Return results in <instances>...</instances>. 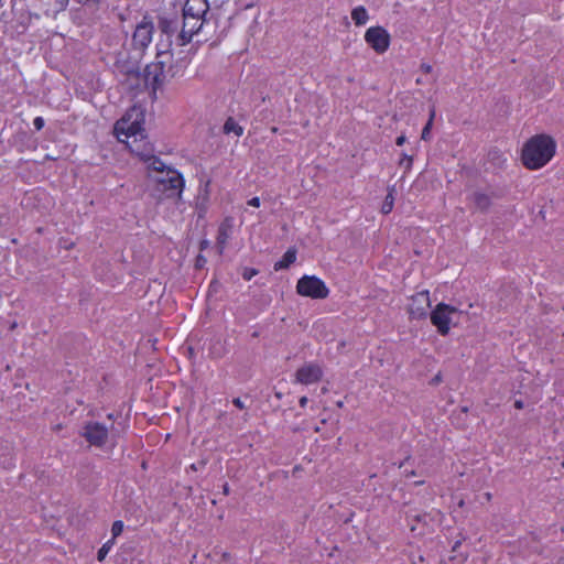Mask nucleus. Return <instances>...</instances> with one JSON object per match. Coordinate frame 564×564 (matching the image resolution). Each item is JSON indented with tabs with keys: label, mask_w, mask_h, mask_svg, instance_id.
I'll list each match as a JSON object with an SVG mask.
<instances>
[{
	"label": "nucleus",
	"mask_w": 564,
	"mask_h": 564,
	"mask_svg": "<svg viewBox=\"0 0 564 564\" xmlns=\"http://www.w3.org/2000/svg\"><path fill=\"white\" fill-rule=\"evenodd\" d=\"M296 260V251L289 249L280 261L274 264V269L282 270L289 268Z\"/></svg>",
	"instance_id": "18"
},
{
	"label": "nucleus",
	"mask_w": 564,
	"mask_h": 564,
	"mask_svg": "<svg viewBox=\"0 0 564 564\" xmlns=\"http://www.w3.org/2000/svg\"><path fill=\"white\" fill-rule=\"evenodd\" d=\"M165 175L156 177V189L165 197H180L185 187V180L183 175L171 167L165 166Z\"/></svg>",
	"instance_id": "5"
},
{
	"label": "nucleus",
	"mask_w": 564,
	"mask_h": 564,
	"mask_svg": "<svg viewBox=\"0 0 564 564\" xmlns=\"http://www.w3.org/2000/svg\"><path fill=\"white\" fill-rule=\"evenodd\" d=\"M365 40L377 53H384L390 44V35L381 26L369 28L365 33Z\"/></svg>",
	"instance_id": "9"
},
{
	"label": "nucleus",
	"mask_w": 564,
	"mask_h": 564,
	"mask_svg": "<svg viewBox=\"0 0 564 564\" xmlns=\"http://www.w3.org/2000/svg\"><path fill=\"white\" fill-rule=\"evenodd\" d=\"M271 214L270 204L264 205V208L258 214V223H262Z\"/></svg>",
	"instance_id": "23"
},
{
	"label": "nucleus",
	"mask_w": 564,
	"mask_h": 564,
	"mask_svg": "<svg viewBox=\"0 0 564 564\" xmlns=\"http://www.w3.org/2000/svg\"><path fill=\"white\" fill-rule=\"evenodd\" d=\"M492 198V194L482 191H475L469 196V204L475 210L487 212L491 206Z\"/></svg>",
	"instance_id": "14"
},
{
	"label": "nucleus",
	"mask_w": 564,
	"mask_h": 564,
	"mask_svg": "<svg viewBox=\"0 0 564 564\" xmlns=\"http://www.w3.org/2000/svg\"><path fill=\"white\" fill-rule=\"evenodd\" d=\"M393 195H392V191L389 192V194L386 196V199L383 202V205H382V213L383 214H389L392 208H393Z\"/></svg>",
	"instance_id": "20"
},
{
	"label": "nucleus",
	"mask_w": 564,
	"mask_h": 564,
	"mask_svg": "<svg viewBox=\"0 0 564 564\" xmlns=\"http://www.w3.org/2000/svg\"><path fill=\"white\" fill-rule=\"evenodd\" d=\"M337 405H338V406H343V402H341V401H339V402L337 403Z\"/></svg>",
	"instance_id": "39"
},
{
	"label": "nucleus",
	"mask_w": 564,
	"mask_h": 564,
	"mask_svg": "<svg viewBox=\"0 0 564 564\" xmlns=\"http://www.w3.org/2000/svg\"><path fill=\"white\" fill-rule=\"evenodd\" d=\"M236 230L235 219L226 217L218 227V235L216 238V247L218 253L221 254L227 246L228 240L234 236Z\"/></svg>",
	"instance_id": "13"
},
{
	"label": "nucleus",
	"mask_w": 564,
	"mask_h": 564,
	"mask_svg": "<svg viewBox=\"0 0 564 564\" xmlns=\"http://www.w3.org/2000/svg\"><path fill=\"white\" fill-rule=\"evenodd\" d=\"M405 142V137L404 135H400L397 138V144L398 145H403Z\"/></svg>",
	"instance_id": "31"
},
{
	"label": "nucleus",
	"mask_w": 564,
	"mask_h": 564,
	"mask_svg": "<svg viewBox=\"0 0 564 564\" xmlns=\"http://www.w3.org/2000/svg\"><path fill=\"white\" fill-rule=\"evenodd\" d=\"M206 262H207L206 258L204 256H202V254H198L196 257L195 267L197 269H200V268H203L205 265Z\"/></svg>",
	"instance_id": "25"
},
{
	"label": "nucleus",
	"mask_w": 564,
	"mask_h": 564,
	"mask_svg": "<svg viewBox=\"0 0 564 564\" xmlns=\"http://www.w3.org/2000/svg\"><path fill=\"white\" fill-rule=\"evenodd\" d=\"M2 6H3V0H0V7H2Z\"/></svg>",
	"instance_id": "40"
},
{
	"label": "nucleus",
	"mask_w": 564,
	"mask_h": 564,
	"mask_svg": "<svg viewBox=\"0 0 564 564\" xmlns=\"http://www.w3.org/2000/svg\"><path fill=\"white\" fill-rule=\"evenodd\" d=\"M555 153L552 138L541 134L531 138L522 150L523 164L531 170L544 166Z\"/></svg>",
	"instance_id": "3"
},
{
	"label": "nucleus",
	"mask_w": 564,
	"mask_h": 564,
	"mask_svg": "<svg viewBox=\"0 0 564 564\" xmlns=\"http://www.w3.org/2000/svg\"><path fill=\"white\" fill-rule=\"evenodd\" d=\"M153 30V25L150 22L138 24L132 35L133 47L139 50L148 47L152 42Z\"/></svg>",
	"instance_id": "12"
},
{
	"label": "nucleus",
	"mask_w": 564,
	"mask_h": 564,
	"mask_svg": "<svg viewBox=\"0 0 564 564\" xmlns=\"http://www.w3.org/2000/svg\"><path fill=\"white\" fill-rule=\"evenodd\" d=\"M241 276L247 280V268L242 269Z\"/></svg>",
	"instance_id": "36"
},
{
	"label": "nucleus",
	"mask_w": 564,
	"mask_h": 564,
	"mask_svg": "<svg viewBox=\"0 0 564 564\" xmlns=\"http://www.w3.org/2000/svg\"><path fill=\"white\" fill-rule=\"evenodd\" d=\"M308 400L306 397H302L299 401L300 405L304 408L307 404Z\"/></svg>",
	"instance_id": "32"
},
{
	"label": "nucleus",
	"mask_w": 564,
	"mask_h": 564,
	"mask_svg": "<svg viewBox=\"0 0 564 564\" xmlns=\"http://www.w3.org/2000/svg\"><path fill=\"white\" fill-rule=\"evenodd\" d=\"M463 312L445 303H440L431 312V322L441 335H447L451 324H456L455 318Z\"/></svg>",
	"instance_id": "6"
},
{
	"label": "nucleus",
	"mask_w": 564,
	"mask_h": 564,
	"mask_svg": "<svg viewBox=\"0 0 564 564\" xmlns=\"http://www.w3.org/2000/svg\"><path fill=\"white\" fill-rule=\"evenodd\" d=\"M296 291L299 294L312 299H325L329 293V290L321 279L308 275L297 281Z\"/></svg>",
	"instance_id": "8"
},
{
	"label": "nucleus",
	"mask_w": 564,
	"mask_h": 564,
	"mask_svg": "<svg viewBox=\"0 0 564 564\" xmlns=\"http://www.w3.org/2000/svg\"><path fill=\"white\" fill-rule=\"evenodd\" d=\"M145 111L141 106L133 105L115 124V132L121 142H126L135 156L142 161L148 170L163 173L164 162L154 154V147L144 139Z\"/></svg>",
	"instance_id": "1"
},
{
	"label": "nucleus",
	"mask_w": 564,
	"mask_h": 564,
	"mask_svg": "<svg viewBox=\"0 0 564 564\" xmlns=\"http://www.w3.org/2000/svg\"><path fill=\"white\" fill-rule=\"evenodd\" d=\"M79 3H87L89 0H77Z\"/></svg>",
	"instance_id": "37"
},
{
	"label": "nucleus",
	"mask_w": 564,
	"mask_h": 564,
	"mask_svg": "<svg viewBox=\"0 0 564 564\" xmlns=\"http://www.w3.org/2000/svg\"><path fill=\"white\" fill-rule=\"evenodd\" d=\"M113 415L112 414H108V419L109 420H112Z\"/></svg>",
	"instance_id": "38"
},
{
	"label": "nucleus",
	"mask_w": 564,
	"mask_h": 564,
	"mask_svg": "<svg viewBox=\"0 0 564 564\" xmlns=\"http://www.w3.org/2000/svg\"><path fill=\"white\" fill-rule=\"evenodd\" d=\"M323 377V369L318 364L308 362L296 370L295 380L302 384L318 382Z\"/></svg>",
	"instance_id": "11"
},
{
	"label": "nucleus",
	"mask_w": 564,
	"mask_h": 564,
	"mask_svg": "<svg viewBox=\"0 0 564 564\" xmlns=\"http://www.w3.org/2000/svg\"><path fill=\"white\" fill-rule=\"evenodd\" d=\"M257 274V271L256 270H251L249 269V273H248V276H249V280Z\"/></svg>",
	"instance_id": "35"
},
{
	"label": "nucleus",
	"mask_w": 564,
	"mask_h": 564,
	"mask_svg": "<svg viewBox=\"0 0 564 564\" xmlns=\"http://www.w3.org/2000/svg\"><path fill=\"white\" fill-rule=\"evenodd\" d=\"M44 124H45V121H44V119H43L42 117H35V118H34V120H33V126H34V128H35L37 131L42 130V129H43V127H44Z\"/></svg>",
	"instance_id": "24"
},
{
	"label": "nucleus",
	"mask_w": 564,
	"mask_h": 564,
	"mask_svg": "<svg viewBox=\"0 0 564 564\" xmlns=\"http://www.w3.org/2000/svg\"><path fill=\"white\" fill-rule=\"evenodd\" d=\"M224 133L240 137L243 133V127L240 126L232 117H228L224 124Z\"/></svg>",
	"instance_id": "16"
},
{
	"label": "nucleus",
	"mask_w": 564,
	"mask_h": 564,
	"mask_svg": "<svg viewBox=\"0 0 564 564\" xmlns=\"http://www.w3.org/2000/svg\"><path fill=\"white\" fill-rule=\"evenodd\" d=\"M123 527L124 525H123V522L121 520H116L112 523L111 533H112V539L113 540L122 533Z\"/></svg>",
	"instance_id": "22"
},
{
	"label": "nucleus",
	"mask_w": 564,
	"mask_h": 564,
	"mask_svg": "<svg viewBox=\"0 0 564 564\" xmlns=\"http://www.w3.org/2000/svg\"><path fill=\"white\" fill-rule=\"evenodd\" d=\"M421 68H422L425 73H431V72H432V66H431V65H427V64H422Z\"/></svg>",
	"instance_id": "30"
},
{
	"label": "nucleus",
	"mask_w": 564,
	"mask_h": 564,
	"mask_svg": "<svg viewBox=\"0 0 564 564\" xmlns=\"http://www.w3.org/2000/svg\"><path fill=\"white\" fill-rule=\"evenodd\" d=\"M351 19L357 26L365 25L369 20L367 9L362 6L354 8L351 11Z\"/></svg>",
	"instance_id": "17"
},
{
	"label": "nucleus",
	"mask_w": 564,
	"mask_h": 564,
	"mask_svg": "<svg viewBox=\"0 0 564 564\" xmlns=\"http://www.w3.org/2000/svg\"><path fill=\"white\" fill-rule=\"evenodd\" d=\"M186 65L183 61H174L173 56L167 64V76L172 78L183 76Z\"/></svg>",
	"instance_id": "15"
},
{
	"label": "nucleus",
	"mask_w": 564,
	"mask_h": 564,
	"mask_svg": "<svg viewBox=\"0 0 564 564\" xmlns=\"http://www.w3.org/2000/svg\"><path fill=\"white\" fill-rule=\"evenodd\" d=\"M208 247H209V241L208 240L204 239V240L200 241V243H199V250L200 251H204Z\"/></svg>",
	"instance_id": "28"
},
{
	"label": "nucleus",
	"mask_w": 564,
	"mask_h": 564,
	"mask_svg": "<svg viewBox=\"0 0 564 564\" xmlns=\"http://www.w3.org/2000/svg\"><path fill=\"white\" fill-rule=\"evenodd\" d=\"M434 115H435V111H434V109H432L431 110V115H430V119H429L427 123L425 124V127L422 130L421 138L423 140H427L430 138V131H431V127H432V121H433Z\"/></svg>",
	"instance_id": "21"
},
{
	"label": "nucleus",
	"mask_w": 564,
	"mask_h": 564,
	"mask_svg": "<svg viewBox=\"0 0 564 564\" xmlns=\"http://www.w3.org/2000/svg\"><path fill=\"white\" fill-rule=\"evenodd\" d=\"M57 4L59 6V9H65L69 2V0H56Z\"/></svg>",
	"instance_id": "29"
},
{
	"label": "nucleus",
	"mask_w": 564,
	"mask_h": 564,
	"mask_svg": "<svg viewBox=\"0 0 564 564\" xmlns=\"http://www.w3.org/2000/svg\"><path fill=\"white\" fill-rule=\"evenodd\" d=\"M209 10L207 0H186L183 7V24L178 34L180 45L191 42L205 22V15Z\"/></svg>",
	"instance_id": "2"
},
{
	"label": "nucleus",
	"mask_w": 564,
	"mask_h": 564,
	"mask_svg": "<svg viewBox=\"0 0 564 564\" xmlns=\"http://www.w3.org/2000/svg\"><path fill=\"white\" fill-rule=\"evenodd\" d=\"M232 403L240 410H242L245 408V404L242 402V400L240 398H235L232 400Z\"/></svg>",
	"instance_id": "27"
},
{
	"label": "nucleus",
	"mask_w": 564,
	"mask_h": 564,
	"mask_svg": "<svg viewBox=\"0 0 564 564\" xmlns=\"http://www.w3.org/2000/svg\"><path fill=\"white\" fill-rule=\"evenodd\" d=\"M223 560L225 562H229L231 560V555L227 552L223 553Z\"/></svg>",
	"instance_id": "34"
},
{
	"label": "nucleus",
	"mask_w": 564,
	"mask_h": 564,
	"mask_svg": "<svg viewBox=\"0 0 564 564\" xmlns=\"http://www.w3.org/2000/svg\"><path fill=\"white\" fill-rule=\"evenodd\" d=\"M260 199L259 197H253L251 199H249V207H254V208H259L260 207Z\"/></svg>",
	"instance_id": "26"
},
{
	"label": "nucleus",
	"mask_w": 564,
	"mask_h": 564,
	"mask_svg": "<svg viewBox=\"0 0 564 564\" xmlns=\"http://www.w3.org/2000/svg\"><path fill=\"white\" fill-rule=\"evenodd\" d=\"M80 436L84 437L90 446L101 448L108 442L109 429L104 423L88 421L84 423Z\"/></svg>",
	"instance_id": "7"
},
{
	"label": "nucleus",
	"mask_w": 564,
	"mask_h": 564,
	"mask_svg": "<svg viewBox=\"0 0 564 564\" xmlns=\"http://www.w3.org/2000/svg\"><path fill=\"white\" fill-rule=\"evenodd\" d=\"M171 57L172 53L170 51L159 52L155 61L145 67L144 80L151 87L153 94L171 80V77L167 76V64L171 62Z\"/></svg>",
	"instance_id": "4"
},
{
	"label": "nucleus",
	"mask_w": 564,
	"mask_h": 564,
	"mask_svg": "<svg viewBox=\"0 0 564 564\" xmlns=\"http://www.w3.org/2000/svg\"><path fill=\"white\" fill-rule=\"evenodd\" d=\"M514 408L518 409V410L523 409V402L521 400H517L514 402Z\"/></svg>",
	"instance_id": "33"
},
{
	"label": "nucleus",
	"mask_w": 564,
	"mask_h": 564,
	"mask_svg": "<svg viewBox=\"0 0 564 564\" xmlns=\"http://www.w3.org/2000/svg\"><path fill=\"white\" fill-rule=\"evenodd\" d=\"M431 306L429 291H422L411 297L409 304V314L412 318H423L427 315V310Z\"/></svg>",
	"instance_id": "10"
},
{
	"label": "nucleus",
	"mask_w": 564,
	"mask_h": 564,
	"mask_svg": "<svg viewBox=\"0 0 564 564\" xmlns=\"http://www.w3.org/2000/svg\"><path fill=\"white\" fill-rule=\"evenodd\" d=\"M113 544H115L113 539H110L106 543H104L102 546L97 552V560L100 562L104 561L106 558L107 554L110 552Z\"/></svg>",
	"instance_id": "19"
}]
</instances>
